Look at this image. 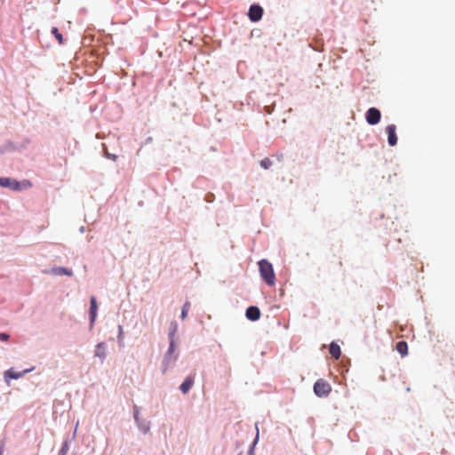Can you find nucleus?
<instances>
[{
    "mask_svg": "<svg viewBox=\"0 0 455 455\" xmlns=\"http://www.w3.org/2000/svg\"><path fill=\"white\" fill-rule=\"evenodd\" d=\"M108 157L112 159V160H114V161H116V158H117V156L116 155H109V154H108Z\"/></svg>",
    "mask_w": 455,
    "mask_h": 455,
    "instance_id": "aec40b11",
    "label": "nucleus"
},
{
    "mask_svg": "<svg viewBox=\"0 0 455 455\" xmlns=\"http://www.w3.org/2000/svg\"><path fill=\"white\" fill-rule=\"evenodd\" d=\"M331 391V385L323 379H319L314 384V392L318 397H326L329 395Z\"/></svg>",
    "mask_w": 455,
    "mask_h": 455,
    "instance_id": "f03ea898",
    "label": "nucleus"
},
{
    "mask_svg": "<svg viewBox=\"0 0 455 455\" xmlns=\"http://www.w3.org/2000/svg\"><path fill=\"white\" fill-rule=\"evenodd\" d=\"M189 308H190V302L187 301L183 305V307H182V310H181V318L182 319H185L187 317L188 313L189 311Z\"/></svg>",
    "mask_w": 455,
    "mask_h": 455,
    "instance_id": "2eb2a0df",
    "label": "nucleus"
},
{
    "mask_svg": "<svg viewBox=\"0 0 455 455\" xmlns=\"http://www.w3.org/2000/svg\"><path fill=\"white\" fill-rule=\"evenodd\" d=\"M395 348L397 352L402 355L405 356L408 354V345L405 341H398L396 343Z\"/></svg>",
    "mask_w": 455,
    "mask_h": 455,
    "instance_id": "ddd939ff",
    "label": "nucleus"
},
{
    "mask_svg": "<svg viewBox=\"0 0 455 455\" xmlns=\"http://www.w3.org/2000/svg\"><path fill=\"white\" fill-rule=\"evenodd\" d=\"M272 165V161L269 158H264L260 161V166L266 170L270 168Z\"/></svg>",
    "mask_w": 455,
    "mask_h": 455,
    "instance_id": "f3484780",
    "label": "nucleus"
},
{
    "mask_svg": "<svg viewBox=\"0 0 455 455\" xmlns=\"http://www.w3.org/2000/svg\"><path fill=\"white\" fill-rule=\"evenodd\" d=\"M28 370L24 371L23 372H16L12 369H10L5 371L4 378L6 381H8V379H17L20 377H22L26 372H28Z\"/></svg>",
    "mask_w": 455,
    "mask_h": 455,
    "instance_id": "9d476101",
    "label": "nucleus"
},
{
    "mask_svg": "<svg viewBox=\"0 0 455 455\" xmlns=\"http://www.w3.org/2000/svg\"><path fill=\"white\" fill-rule=\"evenodd\" d=\"M3 452H4V444H2L0 447V455H3Z\"/></svg>",
    "mask_w": 455,
    "mask_h": 455,
    "instance_id": "412c9836",
    "label": "nucleus"
},
{
    "mask_svg": "<svg viewBox=\"0 0 455 455\" xmlns=\"http://www.w3.org/2000/svg\"><path fill=\"white\" fill-rule=\"evenodd\" d=\"M329 352L331 355V356L334 357L335 359H339L340 357V355H341L340 347L335 342L331 343L330 347H329Z\"/></svg>",
    "mask_w": 455,
    "mask_h": 455,
    "instance_id": "9b49d317",
    "label": "nucleus"
},
{
    "mask_svg": "<svg viewBox=\"0 0 455 455\" xmlns=\"http://www.w3.org/2000/svg\"><path fill=\"white\" fill-rule=\"evenodd\" d=\"M52 272L55 274V275H72V271L65 268V267H57V268H53L52 269Z\"/></svg>",
    "mask_w": 455,
    "mask_h": 455,
    "instance_id": "4468645a",
    "label": "nucleus"
},
{
    "mask_svg": "<svg viewBox=\"0 0 455 455\" xmlns=\"http://www.w3.org/2000/svg\"><path fill=\"white\" fill-rule=\"evenodd\" d=\"M381 113L376 108H371L366 112V121L371 125H375L380 121Z\"/></svg>",
    "mask_w": 455,
    "mask_h": 455,
    "instance_id": "7ed1b4c3",
    "label": "nucleus"
},
{
    "mask_svg": "<svg viewBox=\"0 0 455 455\" xmlns=\"http://www.w3.org/2000/svg\"><path fill=\"white\" fill-rule=\"evenodd\" d=\"M0 186L4 188H11L13 190L20 189L19 182L10 178H0Z\"/></svg>",
    "mask_w": 455,
    "mask_h": 455,
    "instance_id": "0eeeda50",
    "label": "nucleus"
},
{
    "mask_svg": "<svg viewBox=\"0 0 455 455\" xmlns=\"http://www.w3.org/2000/svg\"><path fill=\"white\" fill-rule=\"evenodd\" d=\"M90 302H91L90 317H91V321L92 323V322H94V320L96 318L97 309H98L96 298L92 296L91 298V301Z\"/></svg>",
    "mask_w": 455,
    "mask_h": 455,
    "instance_id": "f8f14e48",
    "label": "nucleus"
},
{
    "mask_svg": "<svg viewBox=\"0 0 455 455\" xmlns=\"http://www.w3.org/2000/svg\"><path fill=\"white\" fill-rule=\"evenodd\" d=\"M245 315L251 321H257L260 317V311L259 307L251 306L246 309Z\"/></svg>",
    "mask_w": 455,
    "mask_h": 455,
    "instance_id": "423d86ee",
    "label": "nucleus"
},
{
    "mask_svg": "<svg viewBox=\"0 0 455 455\" xmlns=\"http://www.w3.org/2000/svg\"><path fill=\"white\" fill-rule=\"evenodd\" d=\"M94 354H95V356L101 359V361H104V359L106 358V355H107L106 354V345L104 342H100L96 346Z\"/></svg>",
    "mask_w": 455,
    "mask_h": 455,
    "instance_id": "1a4fd4ad",
    "label": "nucleus"
},
{
    "mask_svg": "<svg viewBox=\"0 0 455 455\" xmlns=\"http://www.w3.org/2000/svg\"><path fill=\"white\" fill-rule=\"evenodd\" d=\"M396 127L395 124H388L386 127V132L387 134V141L390 146H395L397 143V136H396Z\"/></svg>",
    "mask_w": 455,
    "mask_h": 455,
    "instance_id": "20e7f679",
    "label": "nucleus"
},
{
    "mask_svg": "<svg viewBox=\"0 0 455 455\" xmlns=\"http://www.w3.org/2000/svg\"><path fill=\"white\" fill-rule=\"evenodd\" d=\"M170 338H171V342H170L169 349L167 351L166 358L168 357V355H172L174 351L173 333L170 335Z\"/></svg>",
    "mask_w": 455,
    "mask_h": 455,
    "instance_id": "a211bd4d",
    "label": "nucleus"
},
{
    "mask_svg": "<svg viewBox=\"0 0 455 455\" xmlns=\"http://www.w3.org/2000/svg\"><path fill=\"white\" fill-rule=\"evenodd\" d=\"M9 339V335L6 333L0 332V340L6 341Z\"/></svg>",
    "mask_w": 455,
    "mask_h": 455,
    "instance_id": "6ab92c4d",
    "label": "nucleus"
},
{
    "mask_svg": "<svg viewBox=\"0 0 455 455\" xmlns=\"http://www.w3.org/2000/svg\"><path fill=\"white\" fill-rule=\"evenodd\" d=\"M195 377L193 375L188 376L185 380L181 383L180 389L183 394L188 393L190 388L193 387Z\"/></svg>",
    "mask_w": 455,
    "mask_h": 455,
    "instance_id": "6e6552de",
    "label": "nucleus"
},
{
    "mask_svg": "<svg viewBox=\"0 0 455 455\" xmlns=\"http://www.w3.org/2000/svg\"><path fill=\"white\" fill-rule=\"evenodd\" d=\"M52 33L54 35L55 38L58 40L60 44H63L62 35L59 32L57 28H52Z\"/></svg>",
    "mask_w": 455,
    "mask_h": 455,
    "instance_id": "dca6fc26",
    "label": "nucleus"
},
{
    "mask_svg": "<svg viewBox=\"0 0 455 455\" xmlns=\"http://www.w3.org/2000/svg\"><path fill=\"white\" fill-rule=\"evenodd\" d=\"M263 14V9L257 4H253L249 10V18L252 21H258L261 19Z\"/></svg>",
    "mask_w": 455,
    "mask_h": 455,
    "instance_id": "39448f33",
    "label": "nucleus"
},
{
    "mask_svg": "<svg viewBox=\"0 0 455 455\" xmlns=\"http://www.w3.org/2000/svg\"><path fill=\"white\" fill-rule=\"evenodd\" d=\"M258 265L261 278L267 285L274 286L275 284V275L272 264L267 259H261Z\"/></svg>",
    "mask_w": 455,
    "mask_h": 455,
    "instance_id": "f257e3e1",
    "label": "nucleus"
}]
</instances>
